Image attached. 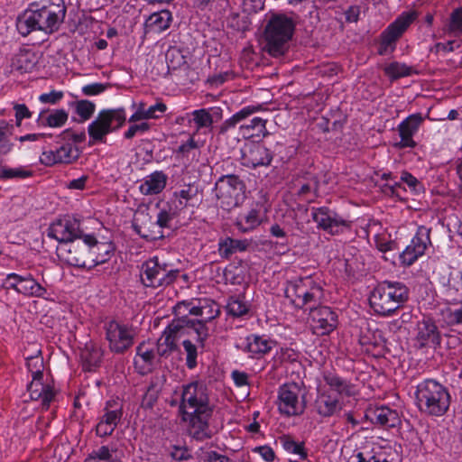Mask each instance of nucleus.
I'll list each match as a JSON object with an SVG mask.
<instances>
[{"mask_svg":"<svg viewBox=\"0 0 462 462\" xmlns=\"http://www.w3.org/2000/svg\"><path fill=\"white\" fill-rule=\"evenodd\" d=\"M273 344V341L263 336L250 335L239 347L252 357H257L267 354L272 349Z\"/></svg>","mask_w":462,"mask_h":462,"instance_id":"25","label":"nucleus"},{"mask_svg":"<svg viewBox=\"0 0 462 462\" xmlns=\"http://www.w3.org/2000/svg\"><path fill=\"white\" fill-rule=\"evenodd\" d=\"M84 462H117L113 457V453L106 446L93 450L84 460Z\"/></svg>","mask_w":462,"mask_h":462,"instance_id":"45","label":"nucleus"},{"mask_svg":"<svg viewBox=\"0 0 462 462\" xmlns=\"http://www.w3.org/2000/svg\"><path fill=\"white\" fill-rule=\"evenodd\" d=\"M383 72L391 80H396L400 78L411 76L413 73V69L405 63L393 61L384 66Z\"/></svg>","mask_w":462,"mask_h":462,"instance_id":"41","label":"nucleus"},{"mask_svg":"<svg viewBox=\"0 0 462 462\" xmlns=\"http://www.w3.org/2000/svg\"><path fill=\"white\" fill-rule=\"evenodd\" d=\"M416 19L415 13H403L393 22L381 34V43L378 50L380 55H384L394 49L395 42L402 35L407 28Z\"/></svg>","mask_w":462,"mask_h":462,"instance_id":"16","label":"nucleus"},{"mask_svg":"<svg viewBox=\"0 0 462 462\" xmlns=\"http://www.w3.org/2000/svg\"><path fill=\"white\" fill-rule=\"evenodd\" d=\"M356 462H389L383 454H374L370 451L358 452L356 454Z\"/></svg>","mask_w":462,"mask_h":462,"instance_id":"59","label":"nucleus"},{"mask_svg":"<svg viewBox=\"0 0 462 462\" xmlns=\"http://www.w3.org/2000/svg\"><path fill=\"white\" fill-rule=\"evenodd\" d=\"M181 324H183V321H171L158 340L172 350H176L177 342L184 336Z\"/></svg>","mask_w":462,"mask_h":462,"instance_id":"34","label":"nucleus"},{"mask_svg":"<svg viewBox=\"0 0 462 462\" xmlns=\"http://www.w3.org/2000/svg\"><path fill=\"white\" fill-rule=\"evenodd\" d=\"M182 345L186 352V365L189 369H193L197 365V346L189 339L184 340Z\"/></svg>","mask_w":462,"mask_h":462,"instance_id":"51","label":"nucleus"},{"mask_svg":"<svg viewBox=\"0 0 462 462\" xmlns=\"http://www.w3.org/2000/svg\"><path fill=\"white\" fill-rule=\"evenodd\" d=\"M421 114L417 113L409 116L398 125L397 129L401 141L395 144L398 148H414L416 142L413 140V135L418 132L420 125L423 122Z\"/></svg>","mask_w":462,"mask_h":462,"instance_id":"20","label":"nucleus"},{"mask_svg":"<svg viewBox=\"0 0 462 462\" xmlns=\"http://www.w3.org/2000/svg\"><path fill=\"white\" fill-rule=\"evenodd\" d=\"M262 109V105H250L244 106L239 111L235 113L231 117L222 123L219 127V133L225 134L228 130L235 128L237 125H239L240 134L245 138L268 135V131L266 129V120L256 116L252 118L248 124L245 123V121L250 116L261 111Z\"/></svg>","mask_w":462,"mask_h":462,"instance_id":"7","label":"nucleus"},{"mask_svg":"<svg viewBox=\"0 0 462 462\" xmlns=\"http://www.w3.org/2000/svg\"><path fill=\"white\" fill-rule=\"evenodd\" d=\"M76 113L81 117L82 121L89 119L95 112L96 106L88 100H79L76 102Z\"/></svg>","mask_w":462,"mask_h":462,"instance_id":"49","label":"nucleus"},{"mask_svg":"<svg viewBox=\"0 0 462 462\" xmlns=\"http://www.w3.org/2000/svg\"><path fill=\"white\" fill-rule=\"evenodd\" d=\"M165 60L169 70H176L186 66V56L183 51L176 47H170L165 53Z\"/></svg>","mask_w":462,"mask_h":462,"instance_id":"42","label":"nucleus"},{"mask_svg":"<svg viewBox=\"0 0 462 462\" xmlns=\"http://www.w3.org/2000/svg\"><path fill=\"white\" fill-rule=\"evenodd\" d=\"M27 391L31 400L41 401L43 410L49 409L56 395V391L52 386L42 383V377H32V382L27 386Z\"/></svg>","mask_w":462,"mask_h":462,"instance_id":"24","label":"nucleus"},{"mask_svg":"<svg viewBox=\"0 0 462 462\" xmlns=\"http://www.w3.org/2000/svg\"><path fill=\"white\" fill-rule=\"evenodd\" d=\"M245 186L238 176L226 174L221 176L215 183V193L221 207L227 210L237 207L245 197Z\"/></svg>","mask_w":462,"mask_h":462,"instance_id":"10","label":"nucleus"},{"mask_svg":"<svg viewBox=\"0 0 462 462\" xmlns=\"http://www.w3.org/2000/svg\"><path fill=\"white\" fill-rule=\"evenodd\" d=\"M47 236L55 239L59 245L69 243L83 236L79 221L70 216H64L53 223L47 229Z\"/></svg>","mask_w":462,"mask_h":462,"instance_id":"15","label":"nucleus"},{"mask_svg":"<svg viewBox=\"0 0 462 462\" xmlns=\"http://www.w3.org/2000/svg\"><path fill=\"white\" fill-rule=\"evenodd\" d=\"M150 129V125L146 122L141 124H134L129 126L127 131L125 132L124 136L125 139H132L137 134H143Z\"/></svg>","mask_w":462,"mask_h":462,"instance_id":"61","label":"nucleus"},{"mask_svg":"<svg viewBox=\"0 0 462 462\" xmlns=\"http://www.w3.org/2000/svg\"><path fill=\"white\" fill-rule=\"evenodd\" d=\"M192 120L196 125L197 130L202 128H210L213 125V116L208 110L205 108L194 110L192 113Z\"/></svg>","mask_w":462,"mask_h":462,"instance_id":"44","label":"nucleus"},{"mask_svg":"<svg viewBox=\"0 0 462 462\" xmlns=\"http://www.w3.org/2000/svg\"><path fill=\"white\" fill-rule=\"evenodd\" d=\"M198 194V189L194 187L188 186L186 189L175 192V197L179 199V204L181 207H186L188 201L194 199Z\"/></svg>","mask_w":462,"mask_h":462,"instance_id":"55","label":"nucleus"},{"mask_svg":"<svg viewBox=\"0 0 462 462\" xmlns=\"http://www.w3.org/2000/svg\"><path fill=\"white\" fill-rule=\"evenodd\" d=\"M370 416L374 423L383 427L393 428L399 422L398 413L385 406L375 408Z\"/></svg>","mask_w":462,"mask_h":462,"instance_id":"33","label":"nucleus"},{"mask_svg":"<svg viewBox=\"0 0 462 462\" xmlns=\"http://www.w3.org/2000/svg\"><path fill=\"white\" fill-rule=\"evenodd\" d=\"M94 242V236L84 235L81 238L57 246L59 259L71 266L88 268V243Z\"/></svg>","mask_w":462,"mask_h":462,"instance_id":"13","label":"nucleus"},{"mask_svg":"<svg viewBox=\"0 0 462 462\" xmlns=\"http://www.w3.org/2000/svg\"><path fill=\"white\" fill-rule=\"evenodd\" d=\"M32 176V171L23 168H2L0 179H25Z\"/></svg>","mask_w":462,"mask_h":462,"instance_id":"50","label":"nucleus"},{"mask_svg":"<svg viewBox=\"0 0 462 462\" xmlns=\"http://www.w3.org/2000/svg\"><path fill=\"white\" fill-rule=\"evenodd\" d=\"M69 114L64 109H54L49 114L42 111L38 116L37 123L40 126L61 127L68 121Z\"/></svg>","mask_w":462,"mask_h":462,"instance_id":"32","label":"nucleus"},{"mask_svg":"<svg viewBox=\"0 0 462 462\" xmlns=\"http://www.w3.org/2000/svg\"><path fill=\"white\" fill-rule=\"evenodd\" d=\"M107 86L102 83H92L82 88V92L86 96H95L104 92Z\"/></svg>","mask_w":462,"mask_h":462,"instance_id":"63","label":"nucleus"},{"mask_svg":"<svg viewBox=\"0 0 462 462\" xmlns=\"http://www.w3.org/2000/svg\"><path fill=\"white\" fill-rule=\"evenodd\" d=\"M175 217L176 213L172 211L171 208H162L159 211L157 215L156 224L161 228H171V224Z\"/></svg>","mask_w":462,"mask_h":462,"instance_id":"52","label":"nucleus"},{"mask_svg":"<svg viewBox=\"0 0 462 462\" xmlns=\"http://www.w3.org/2000/svg\"><path fill=\"white\" fill-rule=\"evenodd\" d=\"M249 242L246 239L238 240L226 237L219 242V253L222 256L228 258L237 252H245L249 246Z\"/></svg>","mask_w":462,"mask_h":462,"instance_id":"35","label":"nucleus"},{"mask_svg":"<svg viewBox=\"0 0 462 462\" xmlns=\"http://www.w3.org/2000/svg\"><path fill=\"white\" fill-rule=\"evenodd\" d=\"M9 125L5 121H0V152L6 153L11 149V144L6 139Z\"/></svg>","mask_w":462,"mask_h":462,"instance_id":"60","label":"nucleus"},{"mask_svg":"<svg viewBox=\"0 0 462 462\" xmlns=\"http://www.w3.org/2000/svg\"><path fill=\"white\" fill-rule=\"evenodd\" d=\"M440 332L432 319L423 317L418 321L415 342L419 347H434L440 344Z\"/></svg>","mask_w":462,"mask_h":462,"instance_id":"19","label":"nucleus"},{"mask_svg":"<svg viewBox=\"0 0 462 462\" xmlns=\"http://www.w3.org/2000/svg\"><path fill=\"white\" fill-rule=\"evenodd\" d=\"M250 305L245 300V296L236 295L228 298L226 310L229 315L235 318H240L249 312Z\"/></svg>","mask_w":462,"mask_h":462,"instance_id":"39","label":"nucleus"},{"mask_svg":"<svg viewBox=\"0 0 462 462\" xmlns=\"http://www.w3.org/2000/svg\"><path fill=\"white\" fill-rule=\"evenodd\" d=\"M171 14L168 10L154 13L146 21V26L154 32H162L170 27Z\"/></svg>","mask_w":462,"mask_h":462,"instance_id":"38","label":"nucleus"},{"mask_svg":"<svg viewBox=\"0 0 462 462\" xmlns=\"http://www.w3.org/2000/svg\"><path fill=\"white\" fill-rule=\"evenodd\" d=\"M26 365L29 372L32 374V377H43V358L41 356V351H38V355L26 357Z\"/></svg>","mask_w":462,"mask_h":462,"instance_id":"46","label":"nucleus"},{"mask_svg":"<svg viewBox=\"0 0 462 462\" xmlns=\"http://www.w3.org/2000/svg\"><path fill=\"white\" fill-rule=\"evenodd\" d=\"M179 273V270L170 269L167 264L160 263L155 256L142 263L140 279L145 287L158 288L171 284Z\"/></svg>","mask_w":462,"mask_h":462,"instance_id":"9","label":"nucleus"},{"mask_svg":"<svg viewBox=\"0 0 462 462\" xmlns=\"http://www.w3.org/2000/svg\"><path fill=\"white\" fill-rule=\"evenodd\" d=\"M281 442L283 448L295 456L298 459L303 460L307 457L303 442H297L290 436H283L281 438Z\"/></svg>","mask_w":462,"mask_h":462,"instance_id":"43","label":"nucleus"},{"mask_svg":"<svg viewBox=\"0 0 462 462\" xmlns=\"http://www.w3.org/2000/svg\"><path fill=\"white\" fill-rule=\"evenodd\" d=\"M20 278L21 275L14 273L7 274L2 283L3 288L5 290H14L20 293Z\"/></svg>","mask_w":462,"mask_h":462,"instance_id":"58","label":"nucleus"},{"mask_svg":"<svg viewBox=\"0 0 462 462\" xmlns=\"http://www.w3.org/2000/svg\"><path fill=\"white\" fill-rule=\"evenodd\" d=\"M63 97L61 91H51L50 93H43L39 97V100L44 104H56Z\"/></svg>","mask_w":462,"mask_h":462,"instance_id":"64","label":"nucleus"},{"mask_svg":"<svg viewBox=\"0 0 462 462\" xmlns=\"http://www.w3.org/2000/svg\"><path fill=\"white\" fill-rule=\"evenodd\" d=\"M448 29L456 35L462 34V7L457 8L452 12Z\"/></svg>","mask_w":462,"mask_h":462,"instance_id":"54","label":"nucleus"},{"mask_svg":"<svg viewBox=\"0 0 462 462\" xmlns=\"http://www.w3.org/2000/svg\"><path fill=\"white\" fill-rule=\"evenodd\" d=\"M169 453L176 461H187L192 457L189 450L184 446H172Z\"/></svg>","mask_w":462,"mask_h":462,"instance_id":"56","label":"nucleus"},{"mask_svg":"<svg viewBox=\"0 0 462 462\" xmlns=\"http://www.w3.org/2000/svg\"><path fill=\"white\" fill-rule=\"evenodd\" d=\"M88 268L91 269L97 265L102 264L108 261L110 258L111 252L113 250V246L108 243H100L94 236V242L88 243Z\"/></svg>","mask_w":462,"mask_h":462,"instance_id":"26","label":"nucleus"},{"mask_svg":"<svg viewBox=\"0 0 462 462\" xmlns=\"http://www.w3.org/2000/svg\"><path fill=\"white\" fill-rule=\"evenodd\" d=\"M20 293L25 296L42 297L46 290L31 274L21 275Z\"/></svg>","mask_w":462,"mask_h":462,"instance_id":"36","label":"nucleus"},{"mask_svg":"<svg viewBox=\"0 0 462 462\" xmlns=\"http://www.w3.org/2000/svg\"><path fill=\"white\" fill-rule=\"evenodd\" d=\"M80 155L79 148L72 143H65L55 150L44 151L40 161L46 166L57 163L69 164L76 162Z\"/></svg>","mask_w":462,"mask_h":462,"instance_id":"18","label":"nucleus"},{"mask_svg":"<svg viewBox=\"0 0 462 462\" xmlns=\"http://www.w3.org/2000/svg\"><path fill=\"white\" fill-rule=\"evenodd\" d=\"M155 348V343L151 341H143L137 346L134 364L138 373L144 374L152 371L154 365L159 362Z\"/></svg>","mask_w":462,"mask_h":462,"instance_id":"23","label":"nucleus"},{"mask_svg":"<svg viewBox=\"0 0 462 462\" xmlns=\"http://www.w3.org/2000/svg\"><path fill=\"white\" fill-rule=\"evenodd\" d=\"M201 303L202 310H200V313H199L200 320L208 322L219 315L220 311L216 302L204 299L201 300Z\"/></svg>","mask_w":462,"mask_h":462,"instance_id":"47","label":"nucleus"},{"mask_svg":"<svg viewBox=\"0 0 462 462\" xmlns=\"http://www.w3.org/2000/svg\"><path fill=\"white\" fill-rule=\"evenodd\" d=\"M442 315L448 325L453 326L462 323V302L448 307L442 310Z\"/></svg>","mask_w":462,"mask_h":462,"instance_id":"48","label":"nucleus"},{"mask_svg":"<svg viewBox=\"0 0 462 462\" xmlns=\"http://www.w3.org/2000/svg\"><path fill=\"white\" fill-rule=\"evenodd\" d=\"M263 26L266 51L273 57L283 55L294 34L296 23L293 18L284 13L269 11L264 15Z\"/></svg>","mask_w":462,"mask_h":462,"instance_id":"4","label":"nucleus"},{"mask_svg":"<svg viewBox=\"0 0 462 462\" xmlns=\"http://www.w3.org/2000/svg\"><path fill=\"white\" fill-rule=\"evenodd\" d=\"M190 304V300L178 302L174 307V313L177 318L172 321H189L191 319L189 318Z\"/></svg>","mask_w":462,"mask_h":462,"instance_id":"53","label":"nucleus"},{"mask_svg":"<svg viewBox=\"0 0 462 462\" xmlns=\"http://www.w3.org/2000/svg\"><path fill=\"white\" fill-rule=\"evenodd\" d=\"M415 396L420 411L429 416H443L451 403L448 389L434 379H426L420 383L416 387Z\"/></svg>","mask_w":462,"mask_h":462,"instance_id":"5","label":"nucleus"},{"mask_svg":"<svg viewBox=\"0 0 462 462\" xmlns=\"http://www.w3.org/2000/svg\"><path fill=\"white\" fill-rule=\"evenodd\" d=\"M311 217L317 224L318 229L327 232L331 236L341 234L350 228L348 221L328 207H313L311 208Z\"/></svg>","mask_w":462,"mask_h":462,"instance_id":"14","label":"nucleus"},{"mask_svg":"<svg viewBox=\"0 0 462 462\" xmlns=\"http://www.w3.org/2000/svg\"><path fill=\"white\" fill-rule=\"evenodd\" d=\"M189 436L198 441L209 439L217 432L211 426L213 408L204 384L191 383L183 387L180 406Z\"/></svg>","mask_w":462,"mask_h":462,"instance_id":"2","label":"nucleus"},{"mask_svg":"<svg viewBox=\"0 0 462 462\" xmlns=\"http://www.w3.org/2000/svg\"><path fill=\"white\" fill-rule=\"evenodd\" d=\"M273 158V152L268 148L260 143H251L245 148L242 161L245 167L255 169L269 166Z\"/></svg>","mask_w":462,"mask_h":462,"instance_id":"21","label":"nucleus"},{"mask_svg":"<svg viewBox=\"0 0 462 462\" xmlns=\"http://www.w3.org/2000/svg\"><path fill=\"white\" fill-rule=\"evenodd\" d=\"M428 243H430L429 232L420 228L416 236L411 239V244L400 254L402 263L406 266L411 265L424 254Z\"/></svg>","mask_w":462,"mask_h":462,"instance_id":"22","label":"nucleus"},{"mask_svg":"<svg viewBox=\"0 0 462 462\" xmlns=\"http://www.w3.org/2000/svg\"><path fill=\"white\" fill-rule=\"evenodd\" d=\"M277 405L279 411L287 417L301 415L306 409L303 389L296 383L281 385L278 390Z\"/></svg>","mask_w":462,"mask_h":462,"instance_id":"11","label":"nucleus"},{"mask_svg":"<svg viewBox=\"0 0 462 462\" xmlns=\"http://www.w3.org/2000/svg\"><path fill=\"white\" fill-rule=\"evenodd\" d=\"M206 321L200 319H190L189 321H183L181 326L183 327V334H189L190 330L197 334V341L201 346H204V343L208 337V328L206 326Z\"/></svg>","mask_w":462,"mask_h":462,"instance_id":"37","label":"nucleus"},{"mask_svg":"<svg viewBox=\"0 0 462 462\" xmlns=\"http://www.w3.org/2000/svg\"><path fill=\"white\" fill-rule=\"evenodd\" d=\"M102 357L103 351L101 347L91 341L86 343L80 353L83 368L89 372L100 365Z\"/></svg>","mask_w":462,"mask_h":462,"instance_id":"28","label":"nucleus"},{"mask_svg":"<svg viewBox=\"0 0 462 462\" xmlns=\"http://www.w3.org/2000/svg\"><path fill=\"white\" fill-rule=\"evenodd\" d=\"M104 328L112 353L124 354L134 346L135 330L132 325L110 320L105 324Z\"/></svg>","mask_w":462,"mask_h":462,"instance_id":"12","label":"nucleus"},{"mask_svg":"<svg viewBox=\"0 0 462 462\" xmlns=\"http://www.w3.org/2000/svg\"><path fill=\"white\" fill-rule=\"evenodd\" d=\"M265 0H244L243 11L251 15L259 13L264 8Z\"/></svg>","mask_w":462,"mask_h":462,"instance_id":"57","label":"nucleus"},{"mask_svg":"<svg viewBox=\"0 0 462 462\" xmlns=\"http://www.w3.org/2000/svg\"><path fill=\"white\" fill-rule=\"evenodd\" d=\"M103 415L96 426V433L99 437L112 435L123 416V405L117 400H109L103 409Z\"/></svg>","mask_w":462,"mask_h":462,"instance_id":"17","label":"nucleus"},{"mask_svg":"<svg viewBox=\"0 0 462 462\" xmlns=\"http://www.w3.org/2000/svg\"><path fill=\"white\" fill-rule=\"evenodd\" d=\"M284 294L298 309H310L313 333L328 335L337 326V314L327 306H318L324 298L320 281L314 275L295 277L286 282Z\"/></svg>","mask_w":462,"mask_h":462,"instance_id":"1","label":"nucleus"},{"mask_svg":"<svg viewBox=\"0 0 462 462\" xmlns=\"http://www.w3.org/2000/svg\"><path fill=\"white\" fill-rule=\"evenodd\" d=\"M167 179L162 171H154L140 184V192L145 196L159 194L165 188Z\"/></svg>","mask_w":462,"mask_h":462,"instance_id":"29","label":"nucleus"},{"mask_svg":"<svg viewBox=\"0 0 462 462\" xmlns=\"http://www.w3.org/2000/svg\"><path fill=\"white\" fill-rule=\"evenodd\" d=\"M166 110L167 106L162 102H157L146 109L149 119H158L162 117Z\"/></svg>","mask_w":462,"mask_h":462,"instance_id":"62","label":"nucleus"},{"mask_svg":"<svg viewBox=\"0 0 462 462\" xmlns=\"http://www.w3.org/2000/svg\"><path fill=\"white\" fill-rule=\"evenodd\" d=\"M315 407L317 412L323 417L333 416L341 409L337 398L328 393H322L317 397L315 401Z\"/></svg>","mask_w":462,"mask_h":462,"instance_id":"30","label":"nucleus"},{"mask_svg":"<svg viewBox=\"0 0 462 462\" xmlns=\"http://www.w3.org/2000/svg\"><path fill=\"white\" fill-rule=\"evenodd\" d=\"M66 15L63 0H50L41 7L32 4L28 9L17 16L16 28L25 37L33 31L51 34L58 31Z\"/></svg>","mask_w":462,"mask_h":462,"instance_id":"3","label":"nucleus"},{"mask_svg":"<svg viewBox=\"0 0 462 462\" xmlns=\"http://www.w3.org/2000/svg\"><path fill=\"white\" fill-rule=\"evenodd\" d=\"M263 222V214L260 207L251 208L241 213L236 219L235 226L242 233H248L256 229Z\"/></svg>","mask_w":462,"mask_h":462,"instance_id":"27","label":"nucleus"},{"mask_svg":"<svg viewBox=\"0 0 462 462\" xmlns=\"http://www.w3.org/2000/svg\"><path fill=\"white\" fill-rule=\"evenodd\" d=\"M126 120L124 108L101 110L88 125L89 137L96 142H105L106 136L122 127Z\"/></svg>","mask_w":462,"mask_h":462,"instance_id":"8","label":"nucleus"},{"mask_svg":"<svg viewBox=\"0 0 462 462\" xmlns=\"http://www.w3.org/2000/svg\"><path fill=\"white\" fill-rule=\"evenodd\" d=\"M324 381L332 391L340 395L353 396L356 393V386L353 383L336 374H326Z\"/></svg>","mask_w":462,"mask_h":462,"instance_id":"31","label":"nucleus"},{"mask_svg":"<svg viewBox=\"0 0 462 462\" xmlns=\"http://www.w3.org/2000/svg\"><path fill=\"white\" fill-rule=\"evenodd\" d=\"M408 289L403 283L385 281L373 290L369 302L374 312L389 316L408 300Z\"/></svg>","mask_w":462,"mask_h":462,"instance_id":"6","label":"nucleus"},{"mask_svg":"<svg viewBox=\"0 0 462 462\" xmlns=\"http://www.w3.org/2000/svg\"><path fill=\"white\" fill-rule=\"evenodd\" d=\"M164 383V375L155 374L152 376L144 394L143 402H147L149 406H152V403L157 400Z\"/></svg>","mask_w":462,"mask_h":462,"instance_id":"40","label":"nucleus"}]
</instances>
